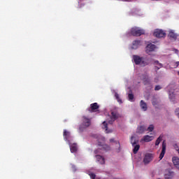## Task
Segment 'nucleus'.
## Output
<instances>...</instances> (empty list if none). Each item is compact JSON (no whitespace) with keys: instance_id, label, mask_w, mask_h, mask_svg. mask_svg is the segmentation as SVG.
Masks as SVG:
<instances>
[{"instance_id":"nucleus-1","label":"nucleus","mask_w":179,"mask_h":179,"mask_svg":"<svg viewBox=\"0 0 179 179\" xmlns=\"http://www.w3.org/2000/svg\"><path fill=\"white\" fill-rule=\"evenodd\" d=\"M132 59H134V63L135 65H141V66H146L149 65V62L144 57H141L136 55H134L132 56Z\"/></svg>"},{"instance_id":"nucleus-2","label":"nucleus","mask_w":179,"mask_h":179,"mask_svg":"<svg viewBox=\"0 0 179 179\" xmlns=\"http://www.w3.org/2000/svg\"><path fill=\"white\" fill-rule=\"evenodd\" d=\"M91 125V119L86 116H83V124L80 126V131L83 132L84 129L88 128Z\"/></svg>"},{"instance_id":"nucleus-3","label":"nucleus","mask_w":179,"mask_h":179,"mask_svg":"<svg viewBox=\"0 0 179 179\" xmlns=\"http://www.w3.org/2000/svg\"><path fill=\"white\" fill-rule=\"evenodd\" d=\"M138 143H139V141L134 136H132V137H131V144L134 147V154L138 153V151L139 150L140 145L138 144Z\"/></svg>"},{"instance_id":"nucleus-4","label":"nucleus","mask_w":179,"mask_h":179,"mask_svg":"<svg viewBox=\"0 0 179 179\" xmlns=\"http://www.w3.org/2000/svg\"><path fill=\"white\" fill-rule=\"evenodd\" d=\"M131 34L134 36L139 37V36L145 34V31H143V29H141L139 28H132L131 29Z\"/></svg>"},{"instance_id":"nucleus-5","label":"nucleus","mask_w":179,"mask_h":179,"mask_svg":"<svg viewBox=\"0 0 179 179\" xmlns=\"http://www.w3.org/2000/svg\"><path fill=\"white\" fill-rule=\"evenodd\" d=\"M153 36L158 38H165L166 33H165V31H164L162 29H156L155 31H153Z\"/></svg>"},{"instance_id":"nucleus-6","label":"nucleus","mask_w":179,"mask_h":179,"mask_svg":"<svg viewBox=\"0 0 179 179\" xmlns=\"http://www.w3.org/2000/svg\"><path fill=\"white\" fill-rule=\"evenodd\" d=\"M98 109H99V105H98V103H91L90 108H88L87 110L92 113L96 112Z\"/></svg>"},{"instance_id":"nucleus-7","label":"nucleus","mask_w":179,"mask_h":179,"mask_svg":"<svg viewBox=\"0 0 179 179\" xmlns=\"http://www.w3.org/2000/svg\"><path fill=\"white\" fill-rule=\"evenodd\" d=\"M155 49L156 46L155 45L151 43L148 44L145 48L146 54L149 55V53L155 51Z\"/></svg>"},{"instance_id":"nucleus-8","label":"nucleus","mask_w":179,"mask_h":179,"mask_svg":"<svg viewBox=\"0 0 179 179\" xmlns=\"http://www.w3.org/2000/svg\"><path fill=\"white\" fill-rule=\"evenodd\" d=\"M166 151V143L165 142V141H164V142H162V151L161 152V154H159V160H162V159H164Z\"/></svg>"},{"instance_id":"nucleus-9","label":"nucleus","mask_w":179,"mask_h":179,"mask_svg":"<svg viewBox=\"0 0 179 179\" xmlns=\"http://www.w3.org/2000/svg\"><path fill=\"white\" fill-rule=\"evenodd\" d=\"M100 150L107 152L110 150V148L108 145L103 144L101 145V148L94 151V153H95V155L98 154Z\"/></svg>"},{"instance_id":"nucleus-10","label":"nucleus","mask_w":179,"mask_h":179,"mask_svg":"<svg viewBox=\"0 0 179 179\" xmlns=\"http://www.w3.org/2000/svg\"><path fill=\"white\" fill-rule=\"evenodd\" d=\"M110 120L108 122L109 124H112V122H113L116 119H118V114H116L115 112L110 113Z\"/></svg>"},{"instance_id":"nucleus-11","label":"nucleus","mask_w":179,"mask_h":179,"mask_svg":"<svg viewBox=\"0 0 179 179\" xmlns=\"http://www.w3.org/2000/svg\"><path fill=\"white\" fill-rule=\"evenodd\" d=\"M152 161V154H146L143 158V164H148Z\"/></svg>"},{"instance_id":"nucleus-12","label":"nucleus","mask_w":179,"mask_h":179,"mask_svg":"<svg viewBox=\"0 0 179 179\" xmlns=\"http://www.w3.org/2000/svg\"><path fill=\"white\" fill-rule=\"evenodd\" d=\"M173 178V172L169 169L165 171V179H172Z\"/></svg>"},{"instance_id":"nucleus-13","label":"nucleus","mask_w":179,"mask_h":179,"mask_svg":"<svg viewBox=\"0 0 179 179\" xmlns=\"http://www.w3.org/2000/svg\"><path fill=\"white\" fill-rule=\"evenodd\" d=\"M142 81L143 82V85H150V79L146 75H143Z\"/></svg>"},{"instance_id":"nucleus-14","label":"nucleus","mask_w":179,"mask_h":179,"mask_svg":"<svg viewBox=\"0 0 179 179\" xmlns=\"http://www.w3.org/2000/svg\"><path fill=\"white\" fill-rule=\"evenodd\" d=\"M139 46H141L140 40H135L132 42V50H136Z\"/></svg>"},{"instance_id":"nucleus-15","label":"nucleus","mask_w":179,"mask_h":179,"mask_svg":"<svg viewBox=\"0 0 179 179\" xmlns=\"http://www.w3.org/2000/svg\"><path fill=\"white\" fill-rule=\"evenodd\" d=\"M153 140V136H143V138H142V141L145 143H149Z\"/></svg>"},{"instance_id":"nucleus-16","label":"nucleus","mask_w":179,"mask_h":179,"mask_svg":"<svg viewBox=\"0 0 179 179\" xmlns=\"http://www.w3.org/2000/svg\"><path fill=\"white\" fill-rule=\"evenodd\" d=\"M96 162H99L100 164H105V159L101 155H96Z\"/></svg>"},{"instance_id":"nucleus-17","label":"nucleus","mask_w":179,"mask_h":179,"mask_svg":"<svg viewBox=\"0 0 179 179\" xmlns=\"http://www.w3.org/2000/svg\"><path fill=\"white\" fill-rule=\"evenodd\" d=\"M153 64L157 65V66H155V70H157V71H158L159 69L163 67L162 64L159 63L158 61L153 62Z\"/></svg>"},{"instance_id":"nucleus-18","label":"nucleus","mask_w":179,"mask_h":179,"mask_svg":"<svg viewBox=\"0 0 179 179\" xmlns=\"http://www.w3.org/2000/svg\"><path fill=\"white\" fill-rule=\"evenodd\" d=\"M69 149L71 153H75L78 150V147H76V143H73L69 146Z\"/></svg>"},{"instance_id":"nucleus-19","label":"nucleus","mask_w":179,"mask_h":179,"mask_svg":"<svg viewBox=\"0 0 179 179\" xmlns=\"http://www.w3.org/2000/svg\"><path fill=\"white\" fill-rule=\"evenodd\" d=\"M145 131H147L146 127H145V126H139L138 127V130L137 132L138 134H143V132H145Z\"/></svg>"},{"instance_id":"nucleus-20","label":"nucleus","mask_w":179,"mask_h":179,"mask_svg":"<svg viewBox=\"0 0 179 179\" xmlns=\"http://www.w3.org/2000/svg\"><path fill=\"white\" fill-rule=\"evenodd\" d=\"M140 106H141V108H142V110L143 111H146L148 108L146 106V103H145V101H143V100H141Z\"/></svg>"},{"instance_id":"nucleus-21","label":"nucleus","mask_w":179,"mask_h":179,"mask_svg":"<svg viewBox=\"0 0 179 179\" xmlns=\"http://www.w3.org/2000/svg\"><path fill=\"white\" fill-rule=\"evenodd\" d=\"M168 36L171 38L175 39L176 40V34H175V32H173V31L171 30L169 31V34H168Z\"/></svg>"},{"instance_id":"nucleus-22","label":"nucleus","mask_w":179,"mask_h":179,"mask_svg":"<svg viewBox=\"0 0 179 179\" xmlns=\"http://www.w3.org/2000/svg\"><path fill=\"white\" fill-rule=\"evenodd\" d=\"M162 138H164V135L162 134L159 136V137H158V138H157V141H155V145H159V144H160V141H162Z\"/></svg>"},{"instance_id":"nucleus-23","label":"nucleus","mask_w":179,"mask_h":179,"mask_svg":"<svg viewBox=\"0 0 179 179\" xmlns=\"http://www.w3.org/2000/svg\"><path fill=\"white\" fill-rule=\"evenodd\" d=\"M115 99L117 101V103H122V100L120 98V94L117 92H115Z\"/></svg>"},{"instance_id":"nucleus-24","label":"nucleus","mask_w":179,"mask_h":179,"mask_svg":"<svg viewBox=\"0 0 179 179\" xmlns=\"http://www.w3.org/2000/svg\"><path fill=\"white\" fill-rule=\"evenodd\" d=\"M169 100H171V102H173L175 103L176 98H175V94L173 92L169 94Z\"/></svg>"},{"instance_id":"nucleus-25","label":"nucleus","mask_w":179,"mask_h":179,"mask_svg":"<svg viewBox=\"0 0 179 179\" xmlns=\"http://www.w3.org/2000/svg\"><path fill=\"white\" fill-rule=\"evenodd\" d=\"M157 104H159V100L156 98L152 99V106H156Z\"/></svg>"},{"instance_id":"nucleus-26","label":"nucleus","mask_w":179,"mask_h":179,"mask_svg":"<svg viewBox=\"0 0 179 179\" xmlns=\"http://www.w3.org/2000/svg\"><path fill=\"white\" fill-rule=\"evenodd\" d=\"M64 138L65 140H68L69 138V132L66 130H64Z\"/></svg>"},{"instance_id":"nucleus-27","label":"nucleus","mask_w":179,"mask_h":179,"mask_svg":"<svg viewBox=\"0 0 179 179\" xmlns=\"http://www.w3.org/2000/svg\"><path fill=\"white\" fill-rule=\"evenodd\" d=\"M102 125H103V129H105V131H106V134L109 133V131H108V124H106V122H102Z\"/></svg>"},{"instance_id":"nucleus-28","label":"nucleus","mask_w":179,"mask_h":179,"mask_svg":"<svg viewBox=\"0 0 179 179\" xmlns=\"http://www.w3.org/2000/svg\"><path fill=\"white\" fill-rule=\"evenodd\" d=\"M172 66L173 68H178L179 66V62H172Z\"/></svg>"},{"instance_id":"nucleus-29","label":"nucleus","mask_w":179,"mask_h":179,"mask_svg":"<svg viewBox=\"0 0 179 179\" xmlns=\"http://www.w3.org/2000/svg\"><path fill=\"white\" fill-rule=\"evenodd\" d=\"M146 129L148 131L152 132V131H153V125H152V124L149 125V127Z\"/></svg>"},{"instance_id":"nucleus-30","label":"nucleus","mask_w":179,"mask_h":179,"mask_svg":"<svg viewBox=\"0 0 179 179\" xmlns=\"http://www.w3.org/2000/svg\"><path fill=\"white\" fill-rule=\"evenodd\" d=\"M128 99L129 101H132L134 100V94H128Z\"/></svg>"},{"instance_id":"nucleus-31","label":"nucleus","mask_w":179,"mask_h":179,"mask_svg":"<svg viewBox=\"0 0 179 179\" xmlns=\"http://www.w3.org/2000/svg\"><path fill=\"white\" fill-rule=\"evenodd\" d=\"M161 89H162V87H160V85L155 86V91H159V90H160Z\"/></svg>"},{"instance_id":"nucleus-32","label":"nucleus","mask_w":179,"mask_h":179,"mask_svg":"<svg viewBox=\"0 0 179 179\" xmlns=\"http://www.w3.org/2000/svg\"><path fill=\"white\" fill-rule=\"evenodd\" d=\"M90 177L91 179H95L96 176L94 173H90Z\"/></svg>"},{"instance_id":"nucleus-33","label":"nucleus","mask_w":179,"mask_h":179,"mask_svg":"<svg viewBox=\"0 0 179 179\" xmlns=\"http://www.w3.org/2000/svg\"><path fill=\"white\" fill-rule=\"evenodd\" d=\"M175 114H176V115H178V114H179V108H176V109L175 110Z\"/></svg>"},{"instance_id":"nucleus-34","label":"nucleus","mask_w":179,"mask_h":179,"mask_svg":"<svg viewBox=\"0 0 179 179\" xmlns=\"http://www.w3.org/2000/svg\"><path fill=\"white\" fill-rule=\"evenodd\" d=\"M109 142L113 143V138L109 139Z\"/></svg>"},{"instance_id":"nucleus-35","label":"nucleus","mask_w":179,"mask_h":179,"mask_svg":"<svg viewBox=\"0 0 179 179\" xmlns=\"http://www.w3.org/2000/svg\"><path fill=\"white\" fill-rule=\"evenodd\" d=\"M122 1H131V0H121Z\"/></svg>"},{"instance_id":"nucleus-36","label":"nucleus","mask_w":179,"mask_h":179,"mask_svg":"<svg viewBox=\"0 0 179 179\" xmlns=\"http://www.w3.org/2000/svg\"><path fill=\"white\" fill-rule=\"evenodd\" d=\"M72 169H75V166H72Z\"/></svg>"},{"instance_id":"nucleus-37","label":"nucleus","mask_w":179,"mask_h":179,"mask_svg":"<svg viewBox=\"0 0 179 179\" xmlns=\"http://www.w3.org/2000/svg\"><path fill=\"white\" fill-rule=\"evenodd\" d=\"M117 145H120V143H117Z\"/></svg>"},{"instance_id":"nucleus-38","label":"nucleus","mask_w":179,"mask_h":179,"mask_svg":"<svg viewBox=\"0 0 179 179\" xmlns=\"http://www.w3.org/2000/svg\"><path fill=\"white\" fill-rule=\"evenodd\" d=\"M158 179H160V178H158Z\"/></svg>"}]
</instances>
